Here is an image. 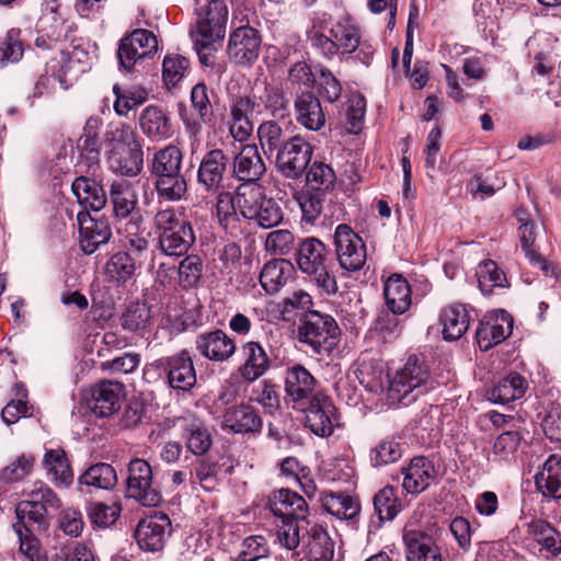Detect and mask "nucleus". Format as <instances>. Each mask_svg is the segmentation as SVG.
I'll return each instance as SVG.
<instances>
[{
	"label": "nucleus",
	"mask_w": 561,
	"mask_h": 561,
	"mask_svg": "<svg viewBox=\"0 0 561 561\" xmlns=\"http://www.w3.org/2000/svg\"><path fill=\"white\" fill-rule=\"evenodd\" d=\"M199 18L191 31L194 48L202 65L214 67L215 53L221 46L228 21L225 0H195Z\"/></svg>",
	"instance_id": "nucleus-1"
},
{
	"label": "nucleus",
	"mask_w": 561,
	"mask_h": 561,
	"mask_svg": "<svg viewBox=\"0 0 561 561\" xmlns=\"http://www.w3.org/2000/svg\"><path fill=\"white\" fill-rule=\"evenodd\" d=\"M104 145L106 161L113 172L127 176L140 173L144 151L134 127L122 122L110 123L104 134Z\"/></svg>",
	"instance_id": "nucleus-2"
},
{
	"label": "nucleus",
	"mask_w": 561,
	"mask_h": 561,
	"mask_svg": "<svg viewBox=\"0 0 561 561\" xmlns=\"http://www.w3.org/2000/svg\"><path fill=\"white\" fill-rule=\"evenodd\" d=\"M295 256L298 268L310 276L322 293L329 296L336 294L339 286L333 272L334 263L321 240L313 237L302 240Z\"/></svg>",
	"instance_id": "nucleus-3"
},
{
	"label": "nucleus",
	"mask_w": 561,
	"mask_h": 561,
	"mask_svg": "<svg viewBox=\"0 0 561 561\" xmlns=\"http://www.w3.org/2000/svg\"><path fill=\"white\" fill-rule=\"evenodd\" d=\"M22 496L23 500L15 506L16 518L36 525L38 530H47L51 520V512L61 507L59 496L43 481H34L24 486Z\"/></svg>",
	"instance_id": "nucleus-4"
},
{
	"label": "nucleus",
	"mask_w": 561,
	"mask_h": 561,
	"mask_svg": "<svg viewBox=\"0 0 561 561\" xmlns=\"http://www.w3.org/2000/svg\"><path fill=\"white\" fill-rule=\"evenodd\" d=\"M432 388L433 381L427 366L419 357L410 356L391 380L388 399L392 403L408 407Z\"/></svg>",
	"instance_id": "nucleus-5"
},
{
	"label": "nucleus",
	"mask_w": 561,
	"mask_h": 561,
	"mask_svg": "<svg viewBox=\"0 0 561 561\" xmlns=\"http://www.w3.org/2000/svg\"><path fill=\"white\" fill-rule=\"evenodd\" d=\"M339 325L328 313L309 311L300 320L298 340L317 355H330L339 342Z\"/></svg>",
	"instance_id": "nucleus-6"
},
{
	"label": "nucleus",
	"mask_w": 561,
	"mask_h": 561,
	"mask_svg": "<svg viewBox=\"0 0 561 561\" xmlns=\"http://www.w3.org/2000/svg\"><path fill=\"white\" fill-rule=\"evenodd\" d=\"M240 214L257 226L268 229L283 220V210L272 197H267L261 185H240L238 187Z\"/></svg>",
	"instance_id": "nucleus-7"
},
{
	"label": "nucleus",
	"mask_w": 561,
	"mask_h": 561,
	"mask_svg": "<svg viewBox=\"0 0 561 561\" xmlns=\"http://www.w3.org/2000/svg\"><path fill=\"white\" fill-rule=\"evenodd\" d=\"M439 534L435 525L419 526L416 520L409 519L402 529L407 561H443Z\"/></svg>",
	"instance_id": "nucleus-8"
},
{
	"label": "nucleus",
	"mask_w": 561,
	"mask_h": 561,
	"mask_svg": "<svg viewBox=\"0 0 561 561\" xmlns=\"http://www.w3.org/2000/svg\"><path fill=\"white\" fill-rule=\"evenodd\" d=\"M250 92L260 113L265 111L276 119H283L289 115L290 99L280 79L273 76L256 79Z\"/></svg>",
	"instance_id": "nucleus-9"
},
{
	"label": "nucleus",
	"mask_w": 561,
	"mask_h": 561,
	"mask_svg": "<svg viewBox=\"0 0 561 561\" xmlns=\"http://www.w3.org/2000/svg\"><path fill=\"white\" fill-rule=\"evenodd\" d=\"M333 244L341 268L347 272H357L363 268L367 260L366 244L348 225L336 226Z\"/></svg>",
	"instance_id": "nucleus-10"
},
{
	"label": "nucleus",
	"mask_w": 561,
	"mask_h": 561,
	"mask_svg": "<svg viewBox=\"0 0 561 561\" xmlns=\"http://www.w3.org/2000/svg\"><path fill=\"white\" fill-rule=\"evenodd\" d=\"M157 50L158 41L154 34L145 28H137L119 42L117 50L119 67L130 72L138 62L152 57Z\"/></svg>",
	"instance_id": "nucleus-11"
},
{
	"label": "nucleus",
	"mask_w": 561,
	"mask_h": 561,
	"mask_svg": "<svg viewBox=\"0 0 561 561\" xmlns=\"http://www.w3.org/2000/svg\"><path fill=\"white\" fill-rule=\"evenodd\" d=\"M157 366L164 373L168 386L178 393H187L197 383L194 362L186 350L161 357Z\"/></svg>",
	"instance_id": "nucleus-12"
},
{
	"label": "nucleus",
	"mask_w": 561,
	"mask_h": 561,
	"mask_svg": "<svg viewBox=\"0 0 561 561\" xmlns=\"http://www.w3.org/2000/svg\"><path fill=\"white\" fill-rule=\"evenodd\" d=\"M126 495L142 506H157L161 502L160 492L152 484V469L149 462L135 458L128 465Z\"/></svg>",
	"instance_id": "nucleus-13"
},
{
	"label": "nucleus",
	"mask_w": 561,
	"mask_h": 561,
	"mask_svg": "<svg viewBox=\"0 0 561 561\" xmlns=\"http://www.w3.org/2000/svg\"><path fill=\"white\" fill-rule=\"evenodd\" d=\"M312 157V148L300 136L287 139L276 153V167L288 179H298Z\"/></svg>",
	"instance_id": "nucleus-14"
},
{
	"label": "nucleus",
	"mask_w": 561,
	"mask_h": 561,
	"mask_svg": "<svg viewBox=\"0 0 561 561\" xmlns=\"http://www.w3.org/2000/svg\"><path fill=\"white\" fill-rule=\"evenodd\" d=\"M261 45L262 37L256 28L250 25L237 27L228 39V58L236 65L251 66L259 58Z\"/></svg>",
	"instance_id": "nucleus-15"
},
{
	"label": "nucleus",
	"mask_w": 561,
	"mask_h": 561,
	"mask_svg": "<svg viewBox=\"0 0 561 561\" xmlns=\"http://www.w3.org/2000/svg\"><path fill=\"white\" fill-rule=\"evenodd\" d=\"M171 533L170 517L164 513H156L138 523L135 538L140 549L157 552L163 549Z\"/></svg>",
	"instance_id": "nucleus-16"
},
{
	"label": "nucleus",
	"mask_w": 561,
	"mask_h": 561,
	"mask_svg": "<svg viewBox=\"0 0 561 561\" xmlns=\"http://www.w3.org/2000/svg\"><path fill=\"white\" fill-rule=\"evenodd\" d=\"M285 392L290 401L301 408H305L318 394H323L318 389L317 379L300 364L293 365L286 369Z\"/></svg>",
	"instance_id": "nucleus-17"
},
{
	"label": "nucleus",
	"mask_w": 561,
	"mask_h": 561,
	"mask_svg": "<svg viewBox=\"0 0 561 561\" xmlns=\"http://www.w3.org/2000/svg\"><path fill=\"white\" fill-rule=\"evenodd\" d=\"M253 113H260L252 94L233 96L229 103V131L234 140L247 141L254 130L251 119Z\"/></svg>",
	"instance_id": "nucleus-18"
},
{
	"label": "nucleus",
	"mask_w": 561,
	"mask_h": 561,
	"mask_svg": "<svg viewBox=\"0 0 561 561\" xmlns=\"http://www.w3.org/2000/svg\"><path fill=\"white\" fill-rule=\"evenodd\" d=\"M512 330V316L505 310H497L480 321L476 332L477 343L481 351H489L507 339Z\"/></svg>",
	"instance_id": "nucleus-19"
},
{
	"label": "nucleus",
	"mask_w": 561,
	"mask_h": 561,
	"mask_svg": "<svg viewBox=\"0 0 561 561\" xmlns=\"http://www.w3.org/2000/svg\"><path fill=\"white\" fill-rule=\"evenodd\" d=\"M306 421L310 430L320 437L332 435L337 424V411L332 400L323 394H318L306 405Z\"/></svg>",
	"instance_id": "nucleus-20"
},
{
	"label": "nucleus",
	"mask_w": 561,
	"mask_h": 561,
	"mask_svg": "<svg viewBox=\"0 0 561 561\" xmlns=\"http://www.w3.org/2000/svg\"><path fill=\"white\" fill-rule=\"evenodd\" d=\"M220 427L227 433L256 435L262 431L263 421L253 407L241 403L225 410Z\"/></svg>",
	"instance_id": "nucleus-21"
},
{
	"label": "nucleus",
	"mask_w": 561,
	"mask_h": 561,
	"mask_svg": "<svg viewBox=\"0 0 561 561\" xmlns=\"http://www.w3.org/2000/svg\"><path fill=\"white\" fill-rule=\"evenodd\" d=\"M228 161V157L221 149L207 151L198 165L197 183L207 192L215 193L222 188Z\"/></svg>",
	"instance_id": "nucleus-22"
},
{
	"label": "nucleus",
	"mask_w": 561,
	"mask_h": 561,
	"mask_svg": "<svg viewBox=\"0 0 561 561\" xmlns=\"http://www.w3.org/2000/svg\"><path fill=\"white\" fill-rule=\"evenodd\" d=\"M271 359L256 341H248L240 346V366L238 373L247 382H254L271 368Z\"/></svg>",
	"instance_id": "nucleus-23"
},
{
	"label": "nucleus",
	"mask_w": 561,
	"mask_h": 561,
	"mask_svg": "<svg viewBox=\"0 0 561 561\" xmlns=\"http://www.w3.org/2000/svg\"><path fill=\"white\" fill-rule=\"evenodd\" d=\"M266 172L265 162L254 144L243 145L233 159V174L242 185H257Z\"/></svg>",
	"instance_id": "nucleus-24"
},
{
	"label": "nucleus",
	"mask_w": 561,
	"mask_h": 561,
	"mask_svg": "<svg viewBox=\"0 0 561 561\" xmlns=\"http://www.w3.org/2000/svg\"><path fill=\"white\" fill-rule=\"evenodd\" d=\"M138 125L141 133L151 141H164L173 136L171 116L159 105H147L139 114Z\"/></svg>",
	"instance_id": "nucleus-25"
},
{
	"label": "nucleus",
	"mask_w": 561,
	"mask_h": 561,
	"mask_svg": "<svg viewBox=\"0 0 561 561\" xmlns=\"http://www.w3.org/2000/svg\"><path fill=\"white\" fill-rule=\"evenodd\" d=\"M123 397L122 383L104 380L92 388L88 404L96 416L107 417L119 410Z\"/></svg>",
	"instance_id": "nucleus-26"
},
{
	"label": "nucleus",
	"mask_w": 561,
	"mask_h": 561,
	"mask_svg": "<svg viewBox=\"0 0 561 561\" xmlns=\"http://www.w3.org/2000/svg\"><path fill=\"white\" fill-rule=\"evenodd\" d=\"M196 350L207 359L224 363L236 353L234 341L222 330H214L196 337Z\"/></svg>",
	"instance_id": "nucleus-27"
},
{
	"label": "nucleus",
	"mask_w": 561,
	"mask_h": 561,
	"mask_svg": "<svg viewBox=\"0 0 561 561\" xmlns=\"http://www.w3.org/2000/svg\"><path fill=\"white\" fill-rule=\"evenodd\" d=\"M402 486L410 494L425 491L436 477V470L431 460L423 456L414 457L407 467L401 468Z\"/></svg>",
	"instance_id": "nucleus-28"
},
{
	"label": "nucleus",
	"mask_w": 561,
	"mask_h": 561,
	"mask_svg": "<svg viewBox=\"0 0 561 561\" xmlns=\"http://www.w3.org/2000/svg\"><path fill=\"white\" fill-rule=\"evenodd\" d=\"M302 551L311 561H332L334 542L322 525L307 523L302 535Z\"/></svg>",
	"instance_id": "nucleus-29"
},
{
	"label": "nucleus",
	"mask_w": 561,
	"mask_h": 561,
	"mask_svg": "<svg viewBox=\"0 0 561 561\" xmlns=\"http://www.w3.org/2000/svg\"><path fill=\"white\" fill-rule=\"evenodd\" d=\"M77 219L80 228V245L87 254H92L99 245L110 240L112 232L105 221L96 220L84 211H79Z\"/></svg>",
	"instance_id": "nucleus-30"
},
{
	"label": "nucleus",
	"mask_w": 561,
	"mask_h": 561,
	"mask_svg": "<svg viewBox=\"0 0 561 561\" xmlns=\"http://www.w3.org/2000/svg\"><path fill=\"white\" fill-rule=\"evenodd\" d=\"M272 513L282 520H305L308 505L302 496L288 489H280L270 497Z\"/></svg>",
	"instance_id": "nucleus-31"
},
{
	"label": "nucleus",
	"mask_w": 561,
	"mask_h": 561,
	"mask_svg": "<svg viewBox=\"0 0 561 561\" xmlns=\"http://www.w3.org/2000/svg\"><path fill=\"white\" fill-rule=\"evenodd\" d=\"M181 428L182 438L192 454L202 456L210 449L213 438L203 420L194 415L182 417Z\"/></svg>",
	"instance_id": "nucleus-32"
},
{
	"label": "nucleus",
	"mask_w": 561,
	"mask_h": 561,
	"mask_svg": "<svg viewBox=\"0 0 561 561\" xmlns=\"http://www.w3.org/2000/svg\"><path fill=\"white\" fill-rule=\"evenodd\" d=\"M294 106L296 119L305 128L317 131L324 126L325 115L321 103L311 92H302L297 95Z\"/></svg>",
	"instance_id": "nucleus-33"
},
{
	"label": "nucleus",
	"mask_w": 561,
	"mask_h": 561,
	"mask_svg": "<svg viewBox=\"0 0 561 561\" xmlns=\"http://www.w3.org/2000/svg\"><path fill=\"white\" fill-rule=\"evenodd\" d=\"M71 190L84 213L99 211L106 204V194L95 180L79 176L73 181Z\"/></svg>",
	"instance_id": "nucleus-34"
},
{
	"label": "nucleus",
	"mask_w": 561,
	"mask_h": 561,
	"mask_svg": "<svg viewBox=\"0 0 561 561\" xmlns=\"http://www.w3.org/2000/svg\"><path fill=\"white\" fill-rule=\"evenodd\" d=\"M383 295L393 314H403L411 306V288L402 275L393 274L386 280Z\"/></svg>",
	"instance_id": "nucleus-35"
},
{
	"label": "nucleus",
	"mask_w": 561,
	"mask_h": 561,
	"mask_svg": "<svg viewBox=\"0 0 561 561\" xmlns=\"http://www.w3.org/2000/svg\"><path fill=\"white\" fill-rule=\"evenodd\" d=\"M537 489L546 497L561 499V456L551 455L536 476Z\"/></svg>",
	"instance_id": "nucleus-36"
},
{
	"label": "nucleus",
	"mask_w": 561,
	"mask_h": 561,
	"mask_svg": "<svg viewBox=\"0 0 561 561\" xmlns=\"http://www.w3.org/2000/svg\"><path fill=\"white\" fill-rule=\"evenodd\" d=\"M122 328L144 337L153 324L151 309L145 302H130L121 314Z\"/></svg>",
	"instance_id": "nucleus-37"
},
{
	"label": "nucleus",
	"mask_w": 561,
	"mask_h": 561,
	"mask_svg": "<svg viewBox=\"0 0 561 561\" xmlns=\"http://www.w3.org/2000/svg\"><path fill=\"white\" fill-rule=\"evenodd\" d=\"M321 505L339 519L354 522L360 512L359 502L344 492H324L320 497Z\"/></svg>",
	"instance_id": "nucleus-38"
},
{
	"label": "nucleus",
	"mask_w": 561,
	"mask_h": 561,
	"mask_svg": "<svg viewBox=\"0 0 561 561\" xmlns=\"http://www.w3.org/2000/svg\"><path fill=\"white\" fill-rule=\"evenodd\" d=\"M528 388L525 377L517 373H511L500 379L488 392V398L494 403L505 404L524 397Z\"/></svg>",
	"instance_id": "nucleus-39"
},
{
	"label": "nucleus",
	"mask_w": 561,
	"mask_h": 561,
	"mask_svg": "<svg viewBox=\"0 0 561 561\" xmlns=\"http://www.w3.org/2000/svg\"><path fill=\"white\" fill-rule=\"evenodd\" d=\"M329 34L340 54L354 53L360 43L359 27L351 16H343L332 24Z\"/></svg>",
	"instance_id": "nucleus-40"
},
{
	"label": "nucleus",
	"mask_w": 561,
	"mask_h": 561,
	"mask_svg": "<svg viewBox=\"0 0 561 561\" xmlns=\"http://www.w3.org/2000/svg\"><path fill=\"white\" fill-rule=\"evenodd\" d=\"M440 322L443 325L444 339L448 341H456L460 339L469 328V312L463 305H451L442 311Z\"/></svg>",
	"instance_id": "nucleus-41"
},
{
	"label": "nucleus",
	"mask_w": 561,
	"mask_h": 561,
	"mask_svg": "<svg viewBox=\"0 0 561 561\" xmlns=\"http://www.w3.org/2000/svg\"><path fill=\"white\" fill-rule=\"evenodd\" d=\"M183 152L176 145H168L159 149L150 163L153 178L178 174L182 172Z\"/></svg>",
	"instance_id": "nucleus-42"
},
{
	"label": "nucleus",
	"mask_w": 561,
	"mask_h": 561,
	"mask_svg": "<svg viewBox=\"0 0 561 561\" xmlns=\"http://www.w3.org/2000/svg\"><path fill=\"white\" fill-rule=\"evenodd\" d=\"M293 272V265L286 260L267 262L261 274L260 283L267 294H276L286 284Z\"/></svg>",
	"instance_id": "nucleus-43"
},
{
	"label": "nucleus",
	"mask_w": 561,
	"mask_h": 561,
	"mask_svg": "<svg viewBox=\"0 0 561 561\" xmlns=\"http://www.w3.org/2000/svg\"><path fill=\"white\" fill-rule=\"evenodd\" d=\"M161 251L168 256H182L195 242L191 224L158 238Z\"/></svg>",
	"instance_id": "nucleus-44"
},
{
	"label": "nucleus",
	"mask_w": 561,
	"mask_h": 561,
	"mask_svg": "<svg viewBox=\"0 0 561 561\" xmlns=\"http://www.w3.org/2000/svg\"><path fill=\"white\" fill-rule=\"evenodd\" d=\"M43 465L56 484L69 486L72 483L73 472L62 449L46 450Z\"/></svg>",
	"instance_id": "nucleus-45"
},
{
	"label": "nucleus",
	"mask_w": 561,
	"mask_h": 561,
	"mask_svg": "<svg viewBox=\"0 0 561 561\" xmlns=\"http://www.w3.org/2000/svg\"><path fill=\"white\" fill-rule=\"evenodd\" d=\"M478 286L483 295H492L495 289L510 286L505 273L492 260L482 261L476 272Z\"/></svg>",
	"instance_id": "nucleus-46"
},
{
	"label": "nucleus",
	"mask_w": 561,
	"mask_h": 561,
	"mask_svg": "<svg viewBox=\"0 0 561 561\" xmlns=\"http://www.w3.org/2000/svg\"><path fill=\"white\" fill-rule=\"evenodd\" d=\"M110 197L117 219L135 215L133 211L137 205V196L127 181L121 180L113 182L110 190Z\"/></svg>",
	"instance_id": "nucleus-47"
},
{
	"label": "nucleus",
	"mask_w": 561,
	"mask_h": 561,
	"mask_svg": "<svg viewBox=\"0 0 561 561\" xmlns=\"http://www.w3.org/2000/svg\"><path fill=\"white\" fill-rule=\"evenodd\" d=\"M80 484L110 490L117 483L115 469L105 462H99L88 468L79 478Z\"/></svg>",
	"instance_id": "nucleus-48"
},
{
	"label": "nucleus",
	"mask_w": 561,
	"mask_h": 561,
	"mask_svg": "<svg viewBox=\"0 0 561 561\" xmlns=\"http://www.w3.org/2000/svg\"><path fill=\"white\" fill-rule=\"evenodd\" d=\"M154 188L160 198L169 202L181 201L187 193V182L180 173L154 178Z\"/></svg>",
	"instance_id": "nucleus-49"
},
{
	"label": "nucleus",
	"mask_w": 561,
	"mask_h": 561,
	"mask_svg": "<svg viewBox=\"0 0 561 561\" xmlns=\"http://www.w3.org/2000/svg\"><path fill=\"white\" fill-rule=\"evenodd\" d=\"M104 270L111 280L125 283L134 276L136 262L128 252H117L110 257Z\"/></svg>",
	"instance_id": "nucleus-50"
},
{
	"label": "nucleus",
	"mask_w": 561,
	"mask_h": 561,
	"mask_svg": "<svg viewBox=\"0 0 561 561\" xmlns=\"http://www.w3.org/2000/svg\"><path fill=\"white\" fill-rule=\"evenodd\" d=\"M325 194L320 190H306L295 194L302 214V220L314 224L323 210Z\"/></svg>",
	"instance_id": "nucleus-51"
},
{
	"label": "nucleus",
	"mask_w": 561,
	"mask_h": 561,
	"mask_svg": "<svg viewBox=\"0 0 561 561\" xmlns=\"http://www.w3.org/2000/svg\"><path fill=\"white\" fill-rule=\"evenodd\" d=\"M216 211L224 229L229 230L237 228L240 214L238 193L233 196L230 192H220L217 195Z\"/></svg>",
	"instance_id": "nucleus-52"
},
{
	"label": "nucleus",
	"mask_w": 561,
	"mask_h": 561,
	"mask_svg": "<svg viewBox=\"0 0 561 561\" xmlns=\"http://www.w3.org/2000/svg\"><path fill=\"white\" fill-rule=\"evenodd\" d=\"M113 92L116 96L114 111L119 116H126L130 110L141 105L148 99V92L144 88L137 85L124 90L118 85H114Z\"/></svg>",
	"instance_id": "nucleus-53"
},
{
	"label": "nucleus",
	"mask_w": 561,
	"mask_h": 561,
	"mask_svg": "<svg viewBox=\"0 0 561 561\" xmlns=\"http://www.w3.org/2000/svg\"><path fill=\"white\" fill-rule=\"evenodd\" d=\"M257 138L265 156H271L278 151L284 140V131L279 124L274 121H265L257 127Z\"/></svg>",
	"instance_id": "nucleus-54"
},
{
	"label": "nucleus",
	"mask_w": 561,
	"mask_h": 561,
	"mask_svg": "<svg viewBox=\"0 0 561 561\" xmlns=\"http://www.w3.org/2000/svg\"><path fill=\"white\" fill-rule=\"evenodd\" d=\"M374 508L381 522L392 520L401 511V503L392 486H385L374 496Z\"/></svg>",
	"instance_id": "nucleus-55"
},
{
	"label": "nucleus",
	"mask_w": 561,
	"mask_h": 561,
	"mask_svg": "<svg viewBox=\"0 0 561 561\" xmlns=\"http://www.w3.org/2000/svg\"><path fill=\"white\" fill-rule=\"evenodd\" d=\"M190 69V61L179 54H169L162 62V78L164 84L171 89L185 78Z\"/></svg>",
	"instance_id": "nucleus-56"
},
{
	"label": "nucleus",
	"mask_w": 561,
	"mask_h": 561,
	"mask_svg": "<svg viewBox=\"0 0 561 561\" xmlns=\"http://www.w3.org/2000/svg\"><path fill=\"white\" fill-rule=\"evenodd\" d=\"M21 31L11 28L0 42V68L19 62L24 54Z\"/></svg>",
	"instance_id": "nucleus-57"
},
{
	"label": "nucleus",
	"mask_w": 561,
	"mask_h": 561,
	"mask_svg": "<svg viewBox=\"0 0 561 561\" xmlns=\"http://www.w3.org/2000/svg\"><path fill=\"white\" fill-rule=\"evenodd\" d=\"M153 229L158 238L191 224L184 214L173 207L158 210L153 216Z\"/></svg>",
	"instance_id": "nucleus-58"
},
{
	"label": "nucleus",
	"mask_w": 561,
	"mask_h": 561,
	"mask_svg": "<svg viewBox=\"0 0 561 561\" xmlns=\"http://www.w3.org/2000/svg\"><path fill=\"white\" fill-rule=\"evenodd\" d=\"M301 523H304V520L289 518L288 520H282V524L277 525L276 538L282 547L287 550H295L299 546L302 547V536L300 531L301 529L306 530L307 527H304Z\"/></svg>",
	"instance_id": "nucleus-59"
},
{
	"label": "nucleus",
	"mask_w": 561,
	"mask_h": 561,
	"mask_svg": "<svg viewBox=\"0 0 561 561\" xmlns=\"http://www.w3.org/2000/svg\"><path fill=\"white\" fill-rule=\"evenodd\" d=\"M366 113V100L362 94H352L346 103L345 117L348 133L357 134L362 130Z\"/></svg>",
	"instance_id": "nucleus-60"
},
{
	"label": "nucleus",
	"mask_w": 561,
	"mask_h": 561,
	"mask_svg": "<svg viewBox=\"0 0 561 561\" xmlns=\"http://www.w3.org/2000/svg\"><path fill=\"white\" fill-rule=\"evenodd\" d=\"M203 263L197 255H187L179 265V282L185 288H193L201 279Z\"/></svg>",
	"instance_id": "nucleus-61"
},
{
	"label": "nucleus",
	"mask_w": 561,
	"mask_h": 561,
	"mask_svg": "<svg viewBox=\"0 0 561 561\" xmlns=\"http://www.w3.org/2000/svg\"><path fill=\"white\" fill-rule=\"evenodd\" d=\"M268 556L267 540L263 536H249L241 545L238 554L240 561H257Z\"/></svg>",
	"instance_id": "nucleus-62"
},
{
	"label": "nucleus",
	"mask_w": 561,
	"mask_h": 561,
	"mask_svg": "<svg viewBox=\"0 0 561 561\" xmlns=\"http://www.w3.org/2000/svg\"><path fill=\"white\" fill-rule=\"evenodd\" d=\"M402 456L400 444L394 440H382L370 451V461L375 467L396 462Z\"/></svg>",
	"instance_id": "nucleus-63"
},
{
	"label": "nucleus",
	"mask_w": 561,
	"mask_h": 561,
	"mask_svg": "<svg viewBox=\"0 0 561 561\" xmlns=\"http://www.w3.org/2000/svg\"><path fill=\"white\" fill-rule=\"evenodd\" d=\"M121 511V505L117 503H94L90 507L89 515L93 524L106 528L116 522Z\"/></svg>",
	"instance_id": "nucleus-64"
}]
</instances>
